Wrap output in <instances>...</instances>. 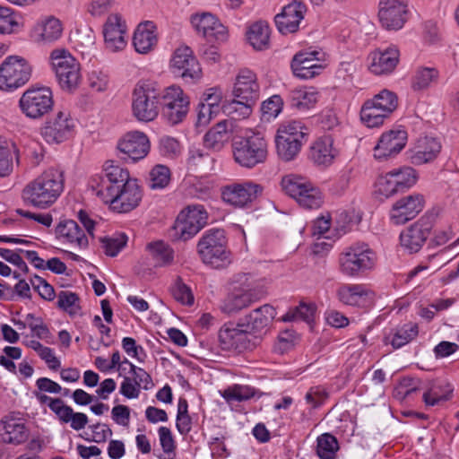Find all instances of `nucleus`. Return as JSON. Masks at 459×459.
<instances>
[{"label":"nucleus","instance_id":"obj_1","mask_svg":"<svg viewBox=\"0 0 459 459\" xmlns=\"http://www.w3.org/2000/svg\"><path fill=\"white\" fill-rule=\"evenodd\" d=\"M64 182L63 171L50 168L23 188L22 201L27 205L46 209L59 197L64 190Z\"/></svg>","mask_w":459,"mask_h":459},{"label":"nucleus","instance_id":"obj_2","mask_svg":"<svg viewBox=\"0 0 459 459\" xmlns=\"http://www.w3.org/2000/svg\"><path fill=\"white\" fill-rule=\"evenodd\" d=\"M233 100L222 106V110L228 115H234V119L247 117L252 108L259 99V85L256 75L249 70H243L236 79Z\"/></svg>","mask_w":459,"mask_h":459},{"label":"nucleus","instance_id":"obj_3","mask_svg":"<svg viewBox=\"0 0 459 459\" xmlns=\"http://www.w3.org/2000/svg\"><path fill=\"white\" fill-rule=\"evenodd\" d=\"M197 253L204 264L216 269L224 268L231 263L225 231L221 229L206 230L197 243Z\"/></svg>","mask_w":459,"mask_h":459},{"label":"nucleus","instance_id":"obj_4","mask_svg":"<svg viewBox=\"0 0 459 459\" xmlns=\"http://www.w3.org/2000/svg\"><path fill=\"white\" fill-rule=\"evenodd\" d=\"M231 147L235 161L245 168L264 163L268 155L267 142L260 133L234 136Z\"/></svg>","mask_w":459,"mask_h":459},{"label":"nucleus","instance_id":"obj_5","mask_svg":"<svg viewBox=\"0 0 459 459\" xmlns=\"http://www.w3.org/2000/svg\"><path fill=\"white\" fill-rule=\"evenodd\" d=\"M162 91L148 82H139L132 93V113L141 122L153 121L159 115Z\"/></svg>","mask_w":459,"mask_h":459},{"label":"nucleus","instance_id":"obj_6","mask_svg":"<svg viewBox=\"0 0 459 459\" xmlns=\"http://www.w3.org/2000/svg\"><path fill=\"white\" fill-rule=\"evenodd\" d=\"M49 59L60 88L68 92L75 91L82 80L79 62L65 48L52 50Z\"/></svg>","mask_w":459,"mask_h":459},{"label":"nucleus","instance_id":"obj_7","mask_svg":"<svg viewBox=\"0 0 459 459\" xmlns=\"http://www.w3.org/2000/svg\"><path fill=\"white\" fill-rule=\"evenodd\" d=\"M397 105L395 93L388 90H383L373 99L364 102L360 109L361 121L368 127L379 126L396 109Z\"/></svg>","mask_w":459,"mask_h":459},{"label":"nucleus","instance_id":"obj_8","mask_svg":"<svg viewBox=\"0 0 459 459\" xmlns=\"http://www.w3.org/2000/svg\"><path fill=\"white\" fill-rule=\"evenodd\" d=\"M375 253L367 245H353L345 248L339 256V268L342 274L356 277L373 269Z\"/></svg>","mask_w":459,"mask_h":459},{"label":"nucleus","instance_id":"obj_9","mask_svg":"<svg viewBox=\"0 0 459 459\" xmlns=\"http://www.w3.org/2000/svg\"><path fill=\"white\" fill-rule=\"evenodd\" d=\"M304 129L299 121H291L278 129L275 143L277 154L282 160H292L299 154L301 146L307 142V134Z\"/></svg>","mask_w":459,"mask_h":459},{"label":"nucleus","instance_id":"obj_10","mask_svg":"<svg viewBox=\"0 0 459 459\" xmlns=\"http://www.w3.org/2000/svg\"><path fill=\"white\" fill-rule=\"evenodd\" d=\"M281 187L305 209H317L323 204L321 191L306 178L288 175L281 179Z\"/></svg>","mask_w":459,"mask_h":459},{"label":"nucleus","instance_id":"obj_11","mask_svg":"<svg viewBox=\"0 0 459 459\" xmlns=\"http://www.w3.org/2000/svg\"><path fill=\"white\" fill-rule=\"evenodd\" d=\"M100 198L105 204L117 212H128L139 205L142 191L136 179L129 180L120 186H109Z\"/></svg>","mask_w":459,"mask_h":459},{"label":"nucleus","instance_id":"obj_12","mask_svg":"<svg viewBox=\"0 0 459 459\" xmlns=\"http://www.w3.org/2000/svg\"><path fill=\"white\" fill-rule=\"evenodd\" d=\"M207 220L208 213L203 205H188L175 221V237L183 241L192 238L205 226Z\"/></svg>","mask_w":459,"mask_h":459},{"label":"nucleus","instance_id":"obj_13","mask_svg":"<svg viewBox=\"0 0 459 459\" xmlns=\"http://www.w3.org/2000/svg\"><path fill=\"white\" fill-rule=\"evenodd\" d=\"M31 66L22 57L10 56L0 65V89L12 91L24 85L30 78Z\"/></svg>","mask_w":459,"mask_h":459},{"label":"nucleus","instance_id":"obj_14","mask_svg":"<svg viewBox=\"0 0 459 459\" xmlns=\"http://www.w3.org/2000/svg\"><path fill=\"white\" fill-rule=\"evenodd\" d=\"M162 116L166 121L175 126L181 123L189 110V98L178 86H170L162 91Z\"/></svg>","mask_w":459,"mask_h":459},{"label":"nucleus","instance_id":"obj_15","mask_svg":"<svg viewBox=\"0 0 459 459\" xmlns=\"http://www.w3.org/2000/svg\"><path fill=\"white\" fill-rule=\"evenodd\" d=\"M53 95L49 88L42 87L27 90L20 99L22 113L33 119L40 118L53 108Z\"/></svg>","mask_w":459,"mask_h":459},{"label":"nucleus","instance_id":"obj_16","mask_svg":"<svg viewBox=\"0 0 459 459\" xmlns=\"http://www.w3.org/2000/svg\"><path fill=\"white\" fill-rule=\"evenodd\" d=\"M433 227L430 216H423L400 234L402 247L409 254L419 252L430 235Z\"/></svg>","mask_w":459,"mask_h":459},{"label":"nucleus","instance_id":"obj_17","mask_svg":"<svg viewBox=\"0 0 459 459\" xmlns=\"http://www.w3.org/2000/svg\"><path fill=\"white\" fill-rule=\"evenodd\" d=\"M74 126V121L69 113L58 111L45 123L41 134L49 143H60L72 136Z\"/></svg>","mask_w":459,"mask_h":459},{"label":"nucleus","instance_id":"obj_18","mask_svg":"<svg viewBox=\"0 0 459 459\" xmlns=\"http://www.w3.org/2000/svg\"><path fill=\"white\" fill-rule=\"evenodd\" d=\"M253 335L248 333L246 327L234 326L233 325H225L219 331V342L224 351H236L242 352L246 350H251L255 343L251 342Z\"/></svg>","mask_w":459,"mask_h":459},{"label":"nucleus","instance_id":"obj_19","mask_svg":"<svg viewBox=\"0 0 459 459\" xmlns=\"http://www.w3.org/2000/svg\"><path fill=\"white\" fill-rule=\"evenodd\" d=\"M171 67L175 74L186 82H194L202 75L200 65L188 47L179 48L175 51L171 59Z\"/></svg>","mask_w":459,"mask_h":459},{"label":"nucleus","instance_id":"obj_20","mask_svg":"<svg viewBox=\"0 0 459 459\" xmlns=\"http://www.w3.org/2000/svg\"><path fill=\"white\" fill-rule=\"evenodd\" d=\"M117 150L123 154L121 159L133 162L143 159L150 151V142L146 134L134 131L125 134L117 143Z\"/></svg>","mask_w":459,"mask_h":459},{"label":"nucleus","instance_id":"obj_21","mask_svg":"<svg viewBox=\"0 0 459 459\" xmlns=\"http://www.w3.org/2000/svg\"><path fill=\"white\" fill-rule=\"evenodd\" d=\"M379 21L386 30H399L406 22V0H380Z\"/></svg>","mask_w":459,"mask_h":459},{"label":"nucleus","instance_id":"obj_22","mask_svg":"<svg viewBox=\"0 0 459 459\" xmlns=\"http://www.w3.org/2000/svg\"><path fill=\"white\" fill-rule=\"evenodd\" d=\"M307 12L306 5L300 1H293L285 5L281 12L274 17L278 30L281 34L296 32Z\"/></svg>","mask_w":459,"mask_h":459},{"label":"nucleus","instance_id":"obj_23","mask_svg":"<svg viewBox=\"0 0 459 459\" xmlns=\"http://www.w3.org/2000/svg\"><path fill=\"white\" fill-rule=\"evenodd\" d=\"M261 191V186L252 182L235 183L226 186L221 195L226 203L237 207H243L255 199Z\"/></svg>","mask_w":459,"mask_h":459},{"label":"nucleus","instance_id":"obj_24","mask_svg":"<svg viewBox=\"0 0 459 459\" xmlns=\"http://www.w3.org/2000/svg\"><path fill=\"white\" fill-rule=\"evenodd\" d=\"M407 133L404 130H391L383 134L374 149V157L383 160L399 153L405 146Z\"/></svg>","mask_w":459,"mask_h":459},{"label":"nucleus","instance_id":"obj_25","mask_svg":"<svg viewBox=\"0 0 459 459\" xmlns=\"http://www.w3.org/2000/svg\"><path fill=\"white\" fill-rule=\"evenodd\" d=\"M400 53L397 48H378L369 55V70L376 75L391 74L399 63Z\"/></svg>","mask_w":459,"mask_h":459},{"label":"nucleus","instance_id":"obj_26","mask_svg":"<svg viewBox=\"0 0 459 459\" xmlns=\"http://www.w3.org/2000/svg\"><path fill=\"white\" fill-rule=\"evenodd\" d=\"M424 206L421 195H411L398 200L393 206L391 218L396 224H403L419 214Z\"/></svg>","mask_w":459,"mask_h":459},{"label":"nucleus","instance_id":"obj_27","mask_svg":"<svg viewBox=\"0 0 459 459\" xmlns=\"http://www.w3.org/2000/svg\"><path fill=\"white\" fill-rule=\"evenodd\" d=\"M126 24L117 13L110 14L104 25L103 35L108 49L116 52L125 48Z\"/></svg>","mask_w":459,"mask_h":459},{"label":"nucleus","instance_id":"obj_28","mask_svg":"<svg viewBox=\"0 0 459 459\" xmlns=\"http://www.w3.org/2000/svg\"><path fill=\"white\" fill-rule=\"evenodd\" d=\"M191 23L208 39L223 40L226 38L227 28L211 13L192 15Z\"/></svg>","mask_w":459,"mask_h":459},{"label":"nucleus","instance_id":"obj_29","mask_svg":"<svg viewBox=\"0 0 459 459\" xmlns=\"http://www.w3.org/2000/svg\"><path fill=\"white\" fill-rule=\"evenodd\" d=\"M0 439L5 444L18 446L28 440L30 431L25 424L13 417H5L1 420Z\"/></svg>","mask_w":459,"mask_h":459},{"label":"nucleus","instance_id":"obj_30","mask_svg":"<svg viewBox=\"0 0 459 459\" xmlns=\"http://www.w3.org/2000/svg\"><path fill=\"white\" fill-rule=\"evenodd\" d=\"M275 315L274 307L265 304L240 318L238 326L246 327L248 331H260L270 325Z\"/></svg>","mask_w":459,"mask_h":459},{"label":"nucleus","instance_id":"obj_31","mask_svg":"<svg viewBox=\"0 0 459 459\" xmlns=\"http://www.w3.org/2000/svg\"><path fill=\"white\" fill-rule=\"evenodd\" d=\"M50 410L57 416L61 423H70L71 429L79 431L86 427L88 417L82 412H74L63 400H56L50 405Z\"/></svg>","mask_w":459,"mask_h":459},{"label":"nucleus","instance_id":"obj_32","mask_svg":"<svg viewBox=\"0 0 459 459\" xmlns=\"http://www.w3.org/2000/svg\"><path fill=\"white\" fill-rule=\"evenodd\" d=\"M104 170L106 172L107 178L101 179V182L98 184L96 187L92 186V187L96 189V195L99 197H100L101 192L104 194L107 191L108 187L120 186L122 184H126L127 181L133 180V178H130L127 169L115 165L112 160L106 161Z\"/></svg>","mask_w":459,"mask_h":459},{"label":"nucleus","instance_id":"obj_33","mask_svg":"<svg viewBox=\"0 0 459 459\" xmlns=\"http://www.w3.org/2000/svg\"><path fill=\"white\" fill-rule=\"evenodd\" d=\"M441 151V143L436 138L424 137L419 140L413 154L412 164L422 165L433 161Z\"/></svg>","mask_w":459,"mask_h":459},{"label":"nucleus","instance_id":"obj_34","mask_svg":"<svg viewBox=\"0 0 459 459\" xmlns=\"http://www.w3.org/2000/svg\"><path fill=\"white\" fill-rule=\"evenodd\" d=\"M232 122L222 120L212 126L204 135V145L214 151H221L231 137Z\"/></svg>","mask_w":459,"mask_h":459},{"label":"nucleus","instance_id":"obj_35","mask_svg":"<svg viewBox=\"0 0 459 459\" xmlns=\"http://www.w3.org/2000/svg\"><path fill=\"white\" fill-rule=\"evenodd\" d=\"M56 235L58 238L65 239L80 247H86L89 243L84 231L73 220L61 221L56 228Z\"/></svg>","mask_w":459,"mask_h":459},{"label":"nucleus","instance_id":"obj_36","mask_svg":"<svg viewBox=\"0 0 459 459\" xmlns=\"http://www.w3.org/2000/svg\"><path fill=\"white\" fill-rule=\"evenodd\" d=\"M370 291L361 284H343L337 290L338 299L349 306H364Z\"/></svg>","mask_w":459,"mask_h":459},{"label":"nucleus","instance_id":"obj_37","mask_svg":"<svg viewBox=\"0 0 459 459\" xmlns=\"http://www.w3.org/2000/svg\"><path fill=\"white\" fill-rule=\"evenodd\" d=\"M230 290L248 295L258 300L265 296L264 288L243 273L234 274L230 280Z\"/></svg>","mask_w":459,"mask_h":459},{"label":"nucleus","instance_id":"obj_38","mask_svg":"<svg viewBox=\"0 0 459 459\" xmlns=\"http://www.w3.org/2000/svg\"><path fill=\"white\" fill-rule=\"evenodd\" d=\"M154 29L155 26L152 22H145L138 25L133 38V43L137 52L146 54L156 44L157 38Z\"/></svg>","mask_w":459,"mask_h":459},{"label":"nucleus","instance_id":"obj_39","mask_svg":"<svg viewBox=\"0 0 459 459\" xmlns=\"http://www.w3.org/2000/svg\"><path fill=\"white\" fill-rule=\"evenodd\" d=\"M256 301H258V299L249 297L248 295L230 290L227 296L221 301L220 308L221 312L227 315H234L250 307Z\"/></svg>","mask_w":459,"mask_h":459},{"label":"nucleus","instance_id":"obj_40","mask_svg":"<svg viewBox=\"0 0 459 459\" xmlns=\"http://www.w3.org/2000/svg\"><path fill=\"white\" fill-rule=\"evenodd\" d=\"M247 40L256 50L270 47V28L266 22L259 21L250 25L247 32Z\"/></svg>","mask_w":459,"mask_h":459},{"label":"nucleus","instance_id":"obj_41","mask_svg":"<svg viewBox=\"0 0 459 459\" xmlns=\"http://www.w3.org/2000/svg\"><path fill=\"white\" fill-rule=\"evenodd\" d=\"M332 145L333 140L330 137L315 142L310 150L311 160L318 165H330L335 156Z\"/></svg>","mask_w":459,"mask_h":459},{"label":"nucleus","instance_id":"obj_42","mask_svg":"<svg viewBox=\"0 0 459 459\" xmlns=\"http://www.w3.org/2000/svg\"><path fill=\"white\" fill-rule=\"evenodd\" d=\"M14 155L17 162H19L15 144L0 138V178L7 177L13 171V160Z\"/></svg>","mask_w":459,"mask_h":459},{"label":"nucleus","instance_id":"obj_43","mask_svg":"<svg viewBox=\"0 0 459 459\" xmlns=\"http://www.w3.org/2000/svg\"><path fill=\"white\" fill-rule=\"evenodd\" d=\"M148 249L154 261L155 266L169 264L174 258L173 249L165 242L160 240L148 245Z\"/></svg>","mask_w":459,"mask_h":459},{"label":"nucleus","instance_id":"obj_44","mask_svg":"<svg viewBox=\"0 0 459 459\" xmlns=\"http://www.w3.org/2000/svg\"><path fill=\"white\" fill-rule=\"evenodd\" d=\"M339 449L336 437L324 433L317 437L316 453L321 459H333Z\"/></svg>","mask_w":459,"mask_h":459},{"label":"nucleus","instance_id":"obj_45","mask_svg":"<svg viewBox=\"0 0 459 459\" xmlns=\"http://www.w3.org/2000/svg\"><path fill=\"white\" fill-rule=\"evenodd\" d=\"M316 312V306L314 304H307L300 302V304L290 309L282 317V321L290 322L295 320H302L310 324L314 320Z\"/></svg>","mask_w":459,"mask_h":459},{"label":"nucleus","instance_id":"obj_46","mask_svg":"<svg viewBox=\"0 0 459 459\" xmlns=\"http://www.w3.org/2000/svg\"><path fill=\"white\" fill-rule=\"evenodd\" d=\"M452 391L448 384L434 385L423 394V400L427 405L434 406L439 402L447 401Z\"/></svg>","mask_w":459,"mask_h":459},{"label":"nucleus","instance_id":"obj_47","mask_svg":"<svg viewBox=\"0 0 459 459\" xmlns=\"http://www.w3.org/2000/svg\"><path fill=\"white\" fill-rule=\"evenodd\" d=\"M317 101V92L301 89L293 92L291 97V106L299 110H307Z\"/></svg>","mask_w":459,"mask_h":459},{"label":"nucleus","instance_id":"obj_48","mask_svg":"<svg viewBox=\"0 0 459 459\" xmlns=\"http://www.w3.org/2000/svg\"><path fill=\"white\" fill-rule=\"evenodd\" d=\"M418 333L419 327L417 324L410 323L404 325L394 333L391 341V344L394 349L401 348L402 346L416 338Z\"/></svg>","mask_w":459,"mask_h":459},{"label":"nucleus","instance_id":"obj_49","mask_svg":"<svg viewBox=\"0 0 459 459\" xmlns=\"http://www.w3.org/2000/svg\"><path fill=\"white\" fill-rule=\"evenodd\" d=\"M170 181V170L167 166L156 165L150 172V187L164 188Z\"/></svg>","mask_w":459,"mask_h":459},{"label":"nucleus","instance_id":"obj_50","mask_svg":"<svg viewBox=\"0 0 459 459\" xmlns=\"http://www.w3.org/2000/svg\"><path fill=\"white\" fill-rule=\"evenodd\" d=\"M395 179V184L401 191L411 186L416 182L415 170L410 167H404L399 169L390 171Z\"/></svg>","mask_w":459,"mask_h":459},{"label":"nucleus","instance_id":"obj_51","mask_svg":"<svg viewBox=\"0 0 459 459\" xmlns=\"http://www.w3.org/2000/svg\"><path fill=\"white\" fill-rule=\"evenodd\" d=\"M57 306L63 310L73 315L79 309V297L76 293L67 290H62L57 295Z\"/></svg>","mask_w":459,"mask_h":459},{"label":"nucleus","instance_id":"obj_52","mask_svg":"<svg viewBox=\"0 0 459 459\" xmlns=\"http://www.w3.org/2000/svg\"><path fill=\"white\" fill-rule=\"evenodd\" d=\"M438 73L434 68H420L413 78L412 88L414 90H423L437 78Z\"/></svg>","mask_w":459,"mask_h":459},{"label":"nucleus","instance_id":"obj_53","mask_svg":"<svg viewBox=\"0 0 459 459\" xmlns=\"http://www.w3.org/2000/svg\"><path fill=\"white\" fill-rule=\"evenodd\" d=\"M255 395L254 388L248 385H236L232 387L226 389L223 393V397L228 402H241L247 400Z\"/></svg>","mask_w":459,"mask_h":459},{"label":"nucleus","instance_id":"obj_54","mask_svg":"<svg viewBox=\"0 0 459 459\" xmlns=\"http://www.w3.org/2000/svg\"><path fill=\"white\" fill-rule=\"evenodd\" d=\"M174 299L183 305L191 306L194 303V295L188 286H186L180 277H178L171 289Z\"/></svg>","mask_w":459,"mask_h":459},{"label":"nucleus","instance_id":"obj_55","mask_svg":"<svg viewBox=\"0 0 459 459\" xmlns=\"http://www.w3.org/2000/svg\"><path fill=\"white\" fill-rule=\"evenodd\" d=\"M105 254L109 256H116L119 251L126 245L127 237L125 234H119L114 237H106L101 239Z\"/></svg>","mask_w":459,"mask_h":459},{"label":"nucleus","instance_id":"obj_56","mask_svg":"<svg viewBox=\"0 0 459 459\" xmlns=\"http://www.w3.org/2000/svg\"><path fill=\"white\" fill-rule=\"evenodd\" d=\"M40 37L43 41L51 42L57 39L62 33V26L56 18L48 19L42 25Z\"/></svg>","mask_w":459,"mask_h":459},{"label":"nucleus","instance_id":"obj_57","mask_svg":"<svg viewBox=\"0 0 459 459\" xmlns=\"http://www.w3.org/2000/svg\"><path fill=\"white\" fill-rule=\"evenodd\" d=\"M394 182L395 179L390 172L380 176L377 181L378 193L387 198L401 191Z\"/></svg>","mask_w":459,"mask_h":459},{"label":"nucleus","instance_id":"obj_58","mask_svg":"<svg viewBox=\"0 0 459 459\" xmlns=\"http://www.w3.org/2000/svg\"><path fill=\"white\" fill-rule=\"evenodd\" d=\"M282 108V100L280 96L273 95L267 100L262 103L261 111L263 117H265L266 120H270L271 118H274L281 112Z\"/></svg>","mask_w":459,"mask_h":459},{"label":"nucleus","instance_id":"obj_59","mask_svg":"<svg viewBox=\"0 0 459 459\" xmlns=\"http://www.w3.org/2000/svg\"><path fill=\"white\" fill-rule=\"evenodd\" d=\"M33 289L38 291L39 295L46 300H53L55 298L54 288L48 283V281L40 276L34 275L30 280Z\"/></svg>","mask_w":459,"mask_h":459},{"label":"nucleus","instance_id":"obj_60","mask_svg":"<svg viewBox=\"0 0 459 459\" xmlns=\"http://www.w3.org/2000/svg\"><path fill=\"white\" fill-rule=\"evenodd\" d=\"M17 24L13 12L8 7L0 6V33H11Z\"/></svg>","mask_w":459,"mask_h":459},{"label":"nucleus","instance_id":"obj_61","mask_svg":"<svg viewBox=\"0 0 459 459\" xmlns=\"http://www.w3.org/2000/svg\"><path fill=\"white\" fill-rule=\"evenodd\" d=\"M318 55H320V52L315 50L299 52L293 56L291 63L294 65L323 66L317 64L320 60Z\"/></svg>","mask_w":459,"mask_h":459},{"label":"nucleus","instance_id":"obj_62","mask_svg":"<svg viewBox=\"0 0 459 459\" xmlns=\"http://www.w3.org/2000/svg\"><path fill=\"white\" fill-rule=\"evenodd\" d=\"M129 367L130 373L133 375L132 379L138 386L143 384L145 390L153 386L151 376L144 369L136 367L133 363H129Z\"/></svg>","mask_w":459,"mask_h":459},{"label":"nucleus","instance_id":"obj_63","mask_svg":"<svg viewBox=\"0 0 459 459\" xmlns=\"http://www.w3.org/2000/svg\"><path fill=\"white\" fill-rule=\"evenodd\" d=\"M160 148L164 155L169 157H175L180 152L179 142L169 136H165L160 139Z\"/></svg>","mask_w":459,"mask_h":459},{"label":"nucleus","instance_id":"obj_64","mask_svg":"<svg viewBox=\"0 0 459 459\" xmlns=\"http://www.w3.org/2000/svg\"><path fill=\"white\" fill-rule=\"evenodd\" d=\"M326 397L327 393L324 388L321 386H313L307 391L305 399L313 408H317L324 403Z\"/></svg>","mask_w":459,"mask_h":459}]
</instances>
